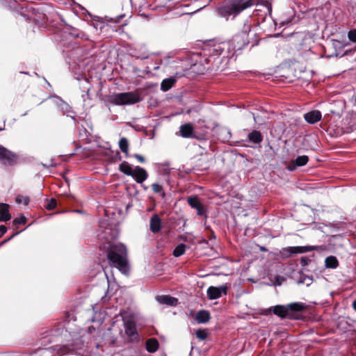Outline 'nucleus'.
I'll return each mask as SVG.
<instances>
[{"label":"nucleus","mask_w":356,"mask_h":356,"mask_svg":"<svg viewBox=\"0 0 356 356\" xmlns=\"http://www.w3.org/2000/svg\"><path fill=\"white\" fill-rule=\"evenodd\" d=\"M181 136L184 138H188L191 137L193 131V127L190 124H185L180 127Z\"/></svg>","instance_id":"20"},{"label":"nucleus","mask_w":356,"mask_h":356,"mask_svg":"<svg viewBox=\"0 0 356 356\" xmlns=\"http://www.w3.org/2000/svg\"><path fill=\"white\" fill-rule=\"evenodd\" d=\"M111 104L117 106L131 105L141 101L138 91L114 93L108 98Z\"/></svg>","instance_id":"3"},{"label":"nucleus","mask_w":356,"mask_h":356,"mask_svg":"<svg viewBox=\"0 0 356 356\" xmlns=\"http://www.w3.org/2000/svg\"><path fill=\"white\" fill-rule=\"evenodd\" d=\"M325 265L326 268H336L339 266V262L334 256H330L325 259Z\"/></svg>","instance_id":"22"},{"label":"nucleus","mask_w":356,"mask_h":356,"mask_svg":"<svg viewBox=\"0 0 356 356\" xmlns=\"http://www.w3.org/2000/svg\"><path fill=\"white\" fill-rule=\"evenodd\" d=\"M137 57L140 59H146L149 57V54L145 51L141 54L140 55L137 56Z\"/></svg>","instance_id":"35"},{"label":"nucleus","mask_w":356,"mask_h":356,"mask_svg":"<svg viewBox=\"0 0 356 356\" xmlns=\"http://www.w3.org/2000/svg\"><path fill=\"white\" fill-rule=\"evenodd\" d=\"M317 246H297V247H289L284 249V252L286 254L290 255L292 254L303 253L308 251L317 250Z\"/></svg>","instance_id":"12"},{"label":"nucleus","mask_w":356,"mask_h":356,"mask_svg":"<svg viewBox=\"0 0 356 356\" xmlns=\"http://www.w3.org/2000/svg\"><path fill=\"white\" fill-rule=\"evenodd\" d=\"M159 348V342L156 339L151 338L146 341V350L149 353H155Z\"/></svg>","instance_id":"21"},{"label":"nucleus","mask_w":356,"mask_h":356,"mask_svg":"<svg viewBox=\"0 0 356 356\" xmlns=\"http://www.w3.org/2000/svg\"><path fill=\"white\" fill-rule=\"evenodd\" d=\"M9 240H10V238H8V239H7V240H5V241H3L1 243V244H4V243H6L8 241H9Z\"/></svg>","instance_id":"41"},{"label":"nucleus","mask_w":356,"mask_h":356,"mask_svg":"<svg viewBox=\"0 0 356 356\" xmlns=\"http://www.w3.org/2000/svg\"><path fill=\"white\" fill-rule=\"evenodd\" d=\"M209 319L210 314L206 310L199 311L195 316V320L198 323H206L209 321Z\"/></svg>","instance_id":"18"},{"label":"nucleus","mask_w":356,"mask_h":356,"mask_svg":"<svg viewBox=\"0 0 356 356\" xmlns=\"http://www.w3.org/2000/svg\"><path fill=\"white\" fill-rule=\"evenodd\" d=\"M186 250V245L184 243L179 244L173 251V255L176 257H180L184 254Z\"/></svg>","instance_id":"26"},{"label":"nucleus","mask_w":356,"mask_h":356,"mask_svg":"<svg viewBox=\"0 0 356 356\" xmlns=\"http://www.w3.org/2000/svg\"><path fill=\"white\" fill-rule=\"evenodd\" d=\"M119 147L121 151L126 154L128 155L129 150V143L126 138H122L119 141Z\"/></svg>","instance_id":"25"},{"label":"nucleus","mask_w":356,"mask_h":356,"mask_svg":"<svg viewBox=\"0 0 356 356\" xmlns=\"http://www.w3.org/2000/svg\"><path fill=\"white\" fill-rule=\"evenodd\" d=\"M7 231V228L4 225L0 226V237H1Z\"/></svg>","instance_id":"36"},{"label":"nucleus","mask_w":356,"mask_h":356,"mask_svg":"<svg viewBox=\"0 0 356 356\" xmlns=\"http://www.w3.org/2000/svg\"><path fill=\"white\" fill-rule=\"evenodd\" d=\"M134 157H135V158H136V159H137L140 163H144V162H145V158H144L143 156H141V155H140V154H135L134 155Z\"/></svg>","instance_id":"34"},{"label":"nucleus","mask_w":356,"mask_h":356,"mask_svg":"<svg viewBox=\"0 0 356 356\" xmlns=\"http://www.w3.org/2000/svg\"><path fill=\"white\" fill-rule=\"evenodd\" d=\"M251 32V23L246 19L239 33L234 35L232 39V45L234 49H241L250 42V33Z\"/></svg>","instance_id":"4"},{"label":"nucleus","mask_w":356,"mask_h":356,"mask_svg":"<svg viewBox=\"0 0 356 356\" xmlns=\"http://www.w3.org/2000/svg\"><path fill=\"white\" fill-rule=\"evenodd\" d=\"M75 345H76V344H75L74 343H71V346H72V347L74 346Z\"/></svg>","instance_id":"42"},{"label":"nucleus","mask_w":356,"mask_h":356,"mask_svg":"<svg viewBox=\"0 0 356 356\" xmlns=\"http://www.w3.org/2000/svg\"><path fill=\"white\" fill-rule=\"evenodd\" d=\"M280 279L281 280H284L283 277H277V284H278V285H280V284H281V282H280Z\"/></svg>","instance_id":"39"},{"label":"nucleus","mask_w":356,"mask_h":356,"mask_svg":"<svg viewBox=\"0 0 356 356\" xmlns=\"http://www.w3.org/2000/svg\"><path fill=\"white\" fill-rule=\"evenodd\" d=\"M156 300L160 304L167 305L169 306H175L178 302V300L177 298L166 295L158 296L156 297Z\"/></svg>","instance_id":"15"},{"label":"nucleus","mask_w":356,"mask_h":356,"mask_svg":"<svg viewBox=\"0 0 356 356\" xmlns=\"http://www.w3.org/2000/svg\"><path fill=\"white\" fill-rule=\"evenodd\" d=\"M124 327L126 334L131 341L138 340V332L136 330V323L133 320H124Z\"/></svg>","instance_id":"9"},{"label":"nucleus","mask_w":356,"mask_h":356,"mask_svg":"<svg viewBox=\"0 0 356 356\" xmlns=\"http://www.w3.org/2000/svg\"><path fill=\"white\" fill-rule=\"evenodd\" d=\"M131 177H133L137 183L142 184L147 179L148 174L144 168L136 166L134 168Z\"/></svg>","instance_id":"11"},{"label":"nucleus","mask_w":356,"mask_h":356,"mask_svg":"<svg viewBox=\"0 0 356 356\" xmlns=\"http://www.w3.org/2000/svg\"><path fill=\"white\" fill-rule=\"evenodd\" d=\"M119 170L124 174L128 176H131L134 168H132L131 166L127 161H124L120 165Z\"/></svg>","instance_id":"23"},{"label":"nucleus","mask_w":356,"mask_h":356,"mask_svg":"<svg viewBox=\"0 0 356 356\" xmlns=\"http://www.w3.org/2000/svg\"><path fill=\"white\" fill-rule=\"evenodd\" d=\"M18 156L16 154L0 145V162L6 165H12L17 163Z\"/></svg>","instance_id":"7"},{"label":"nucleus","mask_w":356,"mask_h":356,"mask_svg":"<svg viewBox=\"0 0 356 356\" xmlns=\"http://www.w3.org/2000/svg\"><path fill=\"white\" fill-rule=\"evenodd\" d=\"M56 206V200L54 198L51 199L46 205L48 210L54 209Z\"/></svg>","instance_id":"30"},{"label":"nucleus","mask_w":356,"mask_h":356,"mask_svg":"<svg viewBox=\"0 0 356 356\" xmlns=\"http://www.w3.org/2000/svg\"><path fill=\"white\" fill-rule=\"evenodd\" d=\"M187 202L192 208L197 210V215H205V208L197 196L188 197Z\"/></svg>","instance_id":"10"},{"label":"nucleus","mask_w":356,"mask_h":356,"mask_svg":"<svg viewBox=\"0 0 356 356\" xmlns=\"http://www.w3.org/2000/svg\"><path fill=\"white\" fill-rule=\"evenodd\" d=\"M257 3V0H228L218 7V13L224 17L227 18L230 15L235 17Z\"/></svg>","instance_id":"1"},{"label":"nucleus","mask_w":356,"mask_h":356,"mask_svg":"<svg viewBox=\"0 0 356 356\" xmlns=\"http://www.w3.org/2000/svg\"><path fill=\"white\" fill-rule=\"evenodd\" d=\"M248 138L254 143H259L262 140V136L259 131H253L249 134Z\"/></svg>","instance_id":"24"},{"label":"nucleus","mask_w":356,"mask_h":356,"mask_svg":"<svg viewBox=\"0 0 356 356\" xmlns=\"http://www.w3.org/2000/svg\"><path fill=\"white\" fill-rule=\"evenodd\" d=\"M2 130L1 129H0V131Z\"/></svg>","instance_id":"43"},{"label":"nucleus","mask_w":356,"mask_h":356,"mask_svg":"<svg viewBox=\"0 0 356 356\" xmlns=\"http://www.w3.org/2000/svg\"><path fill=\"white\" fill-rule=\"evenodd\" d=\"M301 264L302 265H305L307 264V259L305 258H302L301 259Z\"/></svg>","instance_id":"38"},{"label":"nucleus","mask_w":356,"mask_h":356,"mask_svg":"<svg viewBox=\"0 0 356 356\" xmlns=\"http://www.w3.org/2000/svg\"><path fill=\"white\" fill-rule=\"evenodd\" d=\"M227 291V286L226 285H222L220 286H209L207 289V293L209 299L215 300L220 298L222 294H226Z\"/></svg>","instance_id":"8"},{"label":"nucleus","mask_w":356,"mask_h":356,"mask_svg":"<svg viewBox=\"0 0 356 356\" xmlns=\"http://www.w3.org/2000/svg\"><path fill=\"white\" fill-rule=\"evenodd\" d=\"M127 248L122 243L114 244L111 247L108 253L109 261L125 273L128 269L127 261Z\"/></svg>","instance_id":"2"},{"label":"nucleus","mask_w":356,"mask_h":356,"mask_svg":"<svg viewBox=\"0 0 356 356\" xmlns=\"http://www.w3.org/2000/svg\"><path fill=\"white\" fill-rule=\"evenodd\" d=\"M305 309L302 303L293 302L286 305H276L273 307V313L281 318H292L295 312H300Z\"/></svg>","instance_id":"5"},{"label":"nucleus","mask_w":356,"mask_h":356,"mask_svg":"<svg viewBox=\"0 0 356 356\" xmlns=\"http://www.w3.org/2000/svg\"><path fill=\"white\" fill-rule=\"evenodd\" d=\"M75 348L70 346L69 344L58 345L51 346L48 348L42 349L39 351L40 356H63L67 353H71Z\"/></svg>","instance_id":"6"},{"label":"nucleus","mask_w":356,"mask_h":356,"mask_svg":"<svg viewBox=\"0 0 356 356\" xmlns=\"http://www.w3.org/2000/svg\"><path fill=\"white\" fill-rule=\"evenodd\" d=\"M161 228V220L157 214H154L149 222V229L152 232L156 234L160 232Z\"/></svg>","instance_id":"14"},{"label":"nucleus","mask_w":356,"mask_h":356,"mask_svg":"<svg viewBox=\"0 0 356 356\" xmlns=\"http://www.w3.org/2000/svg\"><path fill=\"white\" fill-rule=\"evenodd\" d=\"M8 204L0 203V220L8 221L11 218L10 214L8 212Z\"/></svg>","instance_id":"19"},{"label":"nucleus","mask_w":356,"mask_h":356,"mask_svg":"<svg viewBox=\"0 0 356 356\" xmlns=\"http://www.w3.org/2000/svg\"><path fill=\"white\" fill-rule=\"evenodd\" d=\"M348 38L350 41L356 42V29H352L348 33Z\"/></svg>","instance_id":"28"},{"label":"nucleus","mask_w":356,"mask_h":356,"mask_svg":"<svg viewBox=\"0 0 356 356\" xmlns=\"http://www.w3.org/2000/svg\"><path fill=\"white\" fill-rule=\"evenodd\" d=\"M16 202L18 204L22 203L24 205H27L29 202V198L26 196L19 195L16 197Z\"/></svg>","instance_id":"27"},{"label":"nucleus","mask_w":356,"mask_h":356,"mask_svg":"<svg viewBox=\"0 0 356 356\" xmlns=\"http://www.w3.org/2000/svg\"><path fill=\"white\" fill-rule=\"evenodd\" d=\"M223 48L220 44L214 46L212 49V52L216 55L221 54Z\"/></svg>","instance_id":"31"},{"label":"nucleus","mask_w":356,"mask_h":356,"mask_svg":"<svg viewBox=\"0 0 356 356\" xmlns=\"http://www.w3.org/2000/svg\"><path fill=\"white\" fill-rule=\"evenodd\" d=\"M152 190L154 191V192L156 193H161L163 189L162 186L156 183L153 184L152 185Z\"/></svg>","instance_id":"32"},{"label":"nucleus","mask_w":356,"mask_h":356,"mask_svg":"<svg viewBox=\"0 0 356 356\" xmlns=\"http://www.w3.org/2000/svg\"><path fill=\"white\" fill-rule=\"evenodd\" d=\"M176 78L174 76H171L163 80L161 83V89L163 92H166L169 90L175 83Z\"/></svg>","instance_id":"17"},{"label":"nucleus","mask_w":356,"mask_h":356,"mask_svg":"<svg viewBox=\"0 0 356 356\" xmlns=\"http://www.w3.org/2000/svg\"><path fill=\"white\" fill-rule=\"evenodd\" d=\"M321 113L318 110L312 111L304 115L305 120L309 124H314L321 119Z\"/></svg>","instance_id":"13"},{"label":"nucleus","mask_w":356,"mask_h":356,"mask_svg":"<svg viewBox=\"0 0 356 356\" xmlns=\"http://www.w3.org/2000/svg\"><path fill=\"white\" fill-rule=\"evenodd\" d=\"M123 15H119L115 19H111V22H113L115 23H118L120 22V19L122 18Z\"/></svg>","instance_id":"37"},{"label":"nucleus","mask_w":356,"mask_h":356,"mask_svg":"<svg viewBox=\"0 0 356 356\" xmlns=\"http://www.w3.org/2000/svg\"><path fill=\"white\" fill-rule=\"evenodd\" d=\"M207 334L204 330H197L196 331V337L201 340H204L207 338Z\"/></svg>","instance_id":"29"},{"label":"nucleus","mask_w":356,"mask_h":356,"mask_svg":"<svg viewBox=\"0 0 356 356\" xmlns=\"http://www.w3.org/2000/svg\"><path fill=\"white\" fill-rule=\"evenodd\" d=\"M309 161L308 156L305 155L298 156L292 163L288 166L290 171H293L296 167L303 166L307 163Z\"/></svg>","instance_id":"16"},{"label":"nucleus","mask_w":356,"mask_h":356,"mask_svg":"<svg viewBox=\"0 0 356 356\" xmlns=\"http://www.w3.org/2000/svg\"><path fill=\"white\" fill-rule=\"evenodd\" d=\"M26 221V218L24 216H21V217L15 218L13 221V223L15 225L25 224Z\"/></svg>","instance_id":"33"},{"label":"nucleus","mask_w":356,"mask_h":356,"mask_svg":"<svg viewBox=\"0 0 356 356\" xmlns=\"http://www.w3.org/2000/svg\"><path fill=\"white\" fill-rule=\"evenodd\" d=\"M353 307L354 309L356 310V300L353 302Z\"/></svg>","instance_id":"40"}]
</instances>
